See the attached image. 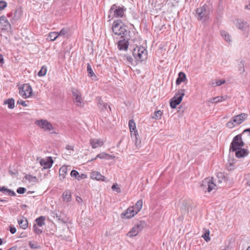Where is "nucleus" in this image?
Instances as JSON below:
<instances>
[{"mask_svg": "<svg viewBox=\"0 0 250 250\" xmlns=\"http://www.w3.org/2000/svg\"><path fill=\"white\" fill-rule=\"evenodd\" d=\"M112 31L117 35L121 36V38H126L127 40H132L130 34L132 33L126 29V27L122 25V21L118 20L114 21L112 25Z\"/></svg>", "mask_w": 250, "mask_h": 250, "instance_id": "nucleus-1", "label": "nucleus"}, {"mask_svg": "<svg viewBox=\"0 0 250 250\" xmlns=\"http://www.w3.org/2000/svg\"><path fill=\"white\" fill-rule=\"evenodd\" d=\"M210 11V7L205 4L196 9L195 17L198 21H205L209 19Z\"/></svg>", "mask_w": 250, "mask_h": 250, "instance_id": "nucleus-2", "label": "nucleus"}, {"mask_svg": "<svg viewBox=\"0 0 250 250\" xmlns=\"http://www.w3.org/2000/svg\"><path fill=\"white\" fill-rule=\"evenodd\" d=\"M133 55L137 61H145L147 58V51L142 46H137L133 50Z\"/></svg>", "mask_w": 250, "mask_h": 250, "instance_id": "nucleus-3", "label": "nucleus"}, {"mask_svg": "<svg viewBox=\"0 0 250 250\" xmlns=\"http://www.w3.org/2000/svg\"><path fill=\"white\" fill-rule=\"evenodd\" d=\"M244 141H243L241 134L236 135L232 139L230 143L229 150L231 151L234 152L237 149L244 146Z\"/></svg>", "mask_w": 250, "mask_h": 250, "instance_id": "nucleus-4", "label": "nucleus"}, {"mask_svg": "<svg viewBox=\"0 0 250 250\" xmlns=\"http://www.w3.org/2000/svg\"><path fill=\"white\" fill-rule=\"evenodd\" d=\"M185 89H181L175 93L174 96L170 101V105L171 108H175L177 105L181 103L183 97L185 95Z\"/></svg>", "mask_w": 250, "mask_h": 250, "instance_id": "nucleus-5", "label": "nucleus"}, {"mask_svg": "<svg viewBox=\"0 0 250 250\" xmlns=\"http://www.w3.org/2000/svg\"><path fill=\"white\" fill-rule=\"evenodd\" d=\"M200 187L205 192H209L215 189L216 186L213 181V178L208 177L202 181Z\"/></svg>", "mask_w": 250, "mask_h": 250, "instance_id": "nucleus-6", "label": "nucleus"}, {"mask_svg": "<svg viewBox=\"0 0 250 250\" xmlns=\"http://www.w3.org/2000/svg\"><path fill=\"white\" fill-rule=\"evenodd\" d=\"M126 10V8L125 6L120 7L114 4L110 7L109 12L111 13L113 11V16L115 18H122Z\"/></svg>", "mask_w": 250, "mask_h": 250, "instance_id": "nucleus-7", "label": "nucleus"}, {"mask_svg": "<svg viewBox=\"0 0 250 250\" xmlns=\"http://www.w3.org/2000/svg\"><path fill=\"white\" fill-rule=\"evenodd\" d=\"M19 93L23 98L29 97L32 92L31 85L29 83L24 84L22 87H19Z\"/></svg>", "mask_w": 250, "mask_h": 250, "instance_id": "nucleus-8", "label": "nucleus"}, {"mask_svg": "<svg viewBox=\"0 0 250 250\" xmlns=\"http://www.w3.org/2000/svg\"><path fill=\"white\" fill-rule=\"evenodd\" d=\"M35 124L45 130L51 131L53 129L52 124L46 120H40L35 122Z\"/></svg>", "mask_w": 250, "mask_h": 250, "instance_id": "nucleus-9", "label": "nucleus"}, {"mask_svg": "<svg viewBox=\"0 0 250 250\" xmlns=\"http://www.w3.org/2000/svg\"><path fill=\"white\" fill-rule=\"evenodd\" d=\"M71 91L74 98V103L78 106H81L83 102L81 92L75 88H72Z\"/></svg>", "mask_w": 250, "mask_h": 250, "instance_id": "nucleus-10", "label": "nucleus"}, {"mask_svg": "<svg viewBox=\"0 0 250 250\" xmlns=\"http://www.w3.org/2000/svg\"><path fill=\"white\" fill-rule=\"evenodd\" d=\"M0 28L3 31H10L12 29L11 26L7 18L4 16L0 17Z\"/></svg>", "mask_w": 250, "mask_h": 250, "instance_id": "nucleus-11", "label": "nucleus"}, {"mask_svg": "<svg viewBox=\"0 0 250 250\" xmlns=\"http://www.w3.org/2000/svg\"><path fill=\"white\" fill-rule=\"evenodd\" d=\"M123 39L120 40L118 42V48L120 50H126L129 45V41L135 42V39L131 38L132 40H127L126 38H122Z\"/></svg>", "mask_w": 250, "mask_h": 250, "instance_id": "nucleus-12", "label": "nucleus"}, {"mask_svg": "<svg viewBox=\"0 0 250 250\" xmlns=\"http://www.w3.org/2000/svg\"><path fill=\"white\" fill-rule=\"evenodd\" d=\"M136 210L133 206L129 207L126 211H124L121 214V217L123 218H131L133 217L136 214Z\"/></svg>", "mask_w": 250, "mask_h": 250, "instance_id": "nucleus-13", "label": "nucleus"}, {"mask_svg": "<svg viewBox=\"0 0 250 250\" xmlns=\"http://www.w3.org/2000/svg\"><path fill=\"white\" fill-rule=\"evenodd\" d=\"M40 163L44 169H47L50 168L52 166L53 161L51 157H48L45 159H42Z\"/></svg>", "mask_w": 250, "mask_h": 250, "instance_id": "nucleus-14", "label": "nucleus"}, {"mask_svg": "<svg viewBox=\"0 0 250 250\" xmlns=\"http://www.w3.org/2000/svg\"><path fill=\"white\" fill-rule=\"evenodd\" d=\"M8 18H11L10 21L12 23L16 22L21 16V11L20 9H16L14 12L8 13Z\"/></svg>", "mask_w": 250, "mask_h": 250, "instance_id": "nucleus-15", "label": "nucleus"}, {"mask_svg": "<svg viewBox=\"0 0 250 250\" xmlns=\"http://www.w3.org/2000/svg\"><path fill=\"white\" fill-rule=\"evenodd\" d=\"M248 118V114L243 113L233 117V122H235L236 125H239L245 121Z\"/></svg>", "mask_w": 250, "mask_h": 250, "instance_id": "nucleus-16", "label": "nucleus"}, {"mask_svg": "<svg viewBox=\"0 0 250 250\" xmlns=\"http://www.w3.org/2000/svg\"><path fill=\"white\" fill-rule=\"evenodd\" d=\"M96 100L97 101V105L101 111H105L107 110V108L109 109L110 110H111V108L109 105H108L106 103H104L103 100L102 99V98L101 97H97L96 98Z\"/></svg>", "mask_w": 250, "mask_h": 250, "instance_id": "nucleus-17", "label": "nucleus"}, {"mask_svg": "<svg viewBox=\"0 0 250 250\" xmlns=\"http://www.w3.org/2000/svg\"><path fill=\"white\" fill-rule=\"evenodd\" d=\"M235 152V156L237 158H241L248 155L249 152L247 149L240 148Z\"/></svg>", "mask_w": 250, "mask_h": 250, "instance_id": "nucleus-18", "label": "nucleus"}, {"mask_svg": "<svg viewBox=\"0 0 250 250\" xmlns=\"http://www.w3.org/2000/svg\"><path fill=\"white\" fill-rule=\"evenodd\" d=\"M90 144L93 148H96L102 146L104 145V142L100 139H91L90 140Z\"/></svg>", "mask_w": 250, "mask_h": 250, "instance_id": "nucleus-19", "label": "nucleus"}, {"mask_svg": "<svg viewBox=\"0 0 250 250\" xmlns=\"http://www.w3.org/2000/svg\"><path fill=\"white\" fill-rule=\"evenodd\" d=\"M131 137L134 142L136 146L137 147H140L141 141L140 139L138 131H134V133H132L131 134Z\"/></svg>", "mask_w": 250, "mask_h": 250, "instance_id": "nucleus-20", "label": "nucleus"}, {"mask_svg": "<svg viewBox=\"0 0 250 250\" xmlns=\"http://www.w3.org/2000/svg\"><path fill=\"white\" fill-rule=\"evenodd\" d=\"M91 178L92 179L96 180L97 181H105V177L97 171L92 172L91 174Z\"/></svg>", "mask_w": 250, "mask_h": 250, "instance_id": "nucleus-21", "label": "nucleus"}, {"mask_svg": "<svg viewBox=\"0 0 250 250\" xmlns=\"http://www.w3.org/2000/svg\"><path fill=\"white\" fill-rule=\"evenodd\" d=\"M228 98L227 95H224L222 96H217L213 98L210 99L208 101V102L211 103H218L222 102L225 100H226Z\"/></svg>", "mask_w": 250, "mask_h": 250, "instance_id": "nucleus-22", "label": "nucleus"}, {"mask_svg": "<svg viewBox=\"0 0 250 250\" xmlns=\"http://www.w3.org/2000/svg\"><path fill=\"white\" fill-rule=\"evenodd\" d=\"M187 80V77L185 73L180 72L178 74V78L176 81V84L179 85L181 83Z\"/></svg>", "mask_w": 250, "mask_h": 250, "instance_id": "nucleus-23", "label": "nucleus"}, {"mask_svg": "<svg viewBox=\"0 0 250 250\" xmlns=\"http://www.w3.org/2000/svg\"><path fill=\"white\" fill-rule=\"evenodd\" d=\"M68 167L65 166H62L59 170V177L61 180H63L65 175L67 173Z\"/></svg>", "mask_w": 250, "mask_h": 250, "instance_id": "nucleus-24", "label": "nucleus"}, {"mask_svg": "<svg viewBox=\"0 0 250 250\" xmlns=\"http://www.w3.org/2000/svg\"><path fill=\"white\" fill-rule=\"evenodd\" d=\"M20 227L22 229H26L28 227L27 220L24 217H21V219L18 220Z\"/></svg>", "mask_w": 250, "mask_h": 250, "instance_id": "nucleus-25", "label": "nucleus"}, {"mask_svg": "<svg viewBox=\"0 0 250 250\" xmlns=\"http://www.w3.org/2000/svg\"><path fill=\"white\" fill-rule=\"evenodd\" d=\"M87 72L88 73V76L92 80H97V76L93 71L90 64L89 63L87 64Z\"/></svg>", "mask_w": 250, "mask_h": 250, "instance_id": "nucleus-26", "label": "nucleus"}, {"mask_svg": "<svg viewBox=\"0 0 250 250\" xmlns=\"http://www.w3.org/2000/svg\"><path fill=\"white\" fill-rule=\"evenodd\" d=\"M241 134L244 141L248 142L250 140V128L245 129Z\"/></svg>", "mask_w": 250, "mask_h": 250, "instance_id": "nucleus-27", "label": "nucleus"}, {"mask_svg": "<svg viewBox=\"0 0 250 250\" xmlns=\"http://www.w3.org/2000/svg\"><path fill=\"white\" fill-rule=\"evenodd\" d=\"M236 26L240 29L245 30L248 27V24L244 21H240L237 22Z\"/></svg>", "mask_w": 250, "mask_h": 250, "instance_id": "nucleus-28", "label": "nucleus"}, {"mask_svg": "<svg viewBox=\"0 0 250 250\" xmlns=\"http://www.w3.org/2000/svg\"><path fill=\"white\" fill-rule=\"evenodd\" d=\"M62 196L63 201H66V202H69L71 200V192L69 190H65L63 192Z\"/></svg>", "mask_w": 250, "mask_h": 250, "instance_id": "nucleus-29", "label": "nucleus"}, {"mask_svg": "<svg viewBox=\"0 0 250 250\" xmlns=\"http://www.w3.org/2000/svg\"><path fill=\"white\" fill-rule=\"evenodd\" d=\"M146 226V223L145 221L141 220L138 222L134 227L140 232Z\"/></svg>", "mask_w": 250, "mask_h": 250, "instance_id": "nucleus-30", "label": "nucleus"}, {"mask_svg": "<svg viewBox=\"0 0 250 250\" xmlns=\"http://www.w3.org/2000/svg\"><path fill=\"white\" fill-rule=\"evenodd\" d=\"M128 126L130 131V133H134V131H138L136 127V124L133 119L129 121Z\"/></svg>", "mask_w": 250, "mask_h": 250, "instance_id": "nucleus-31", "label": "nucleus"}, {"mask_svg": "<svg viewBox=\"0 0 250 250\" xmlns=\"http://www.w3.org/2000/svg\"><path fill=\"white\" fill-rule=\"evenodd\" d=\"M45 217L43 216H41L35 220V222L39 226L42 227L45 225Z\"/></svg>", "mask_w": 250, "mask_h": 250, "instance_id": "nucleus-32", "label": "nucleus"}, {"mask_svg": "<svg viewBox=\"0 0 250 250\" xmlns=\"http://www.w3.org/2000/svg\"><path fill=\"white\" fill-rule=\"evenodd\" d=\"M4 104H8L10 109H13L15 107V101L13 98H9L4 101Z\"/></svg>", "mask_w": 250, "mask_h": 250, "instance_id": "nucleus-33", "label": "nucleus"}, {"mask_svg": "<svg viewBox=\"0 0 250 250\" xmlns=\"http://www.w3.org/2000/svg\"><path fill=\"white\" fill-rule=\"evenodd\" d=\"M139 232V231L135 228V227H133L127 233V235L129 237H133L136 236Z\"/></svg>", "mask_w": 250, "mask_h": 250, "instance_id": "nucleus-34", "label": "nucleus"}, {"mask_svg": "<svg viewBox=\"0 0 250 250\" xmlns=\"http://www.w3.org/2000/svg\"><path fill=\"white\" fill-rule=\"evenodd\" d=\"M221 36L224 38V40L228 42H231L230 36L226 31H221Z\"/></svg>", "mask_w": 250, "mask_h": 250, "instance_id": "nucleus-35", "label": "nucleus"}, {"mask_svg": "<svg viewBox=\"0 0 250 250\" xmlns=\"http://www.w3.org/2000/svg\"><path fill=\"white\" fill-rule=\"evenodd\" d=\"M123 60L125 61L126 63L133 64V59L131 56L125 55L123 56Z\"/></svg>", "mask_w": 250, "mask_h": 250, "instance_id": "nucleus-36", "label": "nucleus"}, {"mask_svg": "<svg viewBox=\"0 0 250 250\" xmlns=\"http://www.w3.org/2000/svg\"><path fill=\"white\" fill-rule=\"evenodd\" d=\"M143 206V200H139L136 203L134 207V208L136 210V213H138L142 208Z\"/></svg>", "mask_w": 250, "mask_h": 250, "instance_id": "nucleus-37", "label": "nucleus"}, {"mask_svg": "<svg viewBox=\"0 0 250 250\" xmlns=\"http://www.w3.org/2000/svg\"><path fill=\"white\" fill-rule=\"evenodd\" d=\"M58 37L59 35L57 32H50L48 35V38L50 41H55Z\"/></svg>", "mask_w": 250, "mask_h": 250, "instance_id": "nucleus-38", "label": "nucleus"}, {"mask_svg": "<svg viewBox=\"0 0 250 250\" xmlns=\"http://www.w3.org/2000/svg\"><path fill=\"white\" fill-rule=\"evenodd\" d=\"M209 233H210V231L208 229H205V232L202 235V237L205 239V240L206 242H208L210 240V238L209 237Z\"/></svg>", "mask_w": 250, "mask_h": 250, "instance_id": "nucleus-39", "label": "nucleus"}, {"mask_svg": "<svg viewBox=\"0 0 250 250\" xmlns=\"http://www.w3.org/2000/svg\"><path fill=\"white\" fill-rule=\"evenodd\" d=\"M47 72V67L46 66L43 65L42 66L41 70L39 71L38 75L40 77L44 76L45 75Z\"/></svg>", "mask_w": 250, "mask_h": 250, "instance_id": "nucleus-40", "label": "nucleus"}, {"mask_svg": "<svg viewBox=\"0 0 250 250\" xmlns=\"http://www.w3.org/2000/svg\"><path fill=\"white\" fill-rule=\"evenodd\" d=\"M163 112L161 110H158L154 112V116L152 118L155 120H159L161 119Z\"/></svg>", "mask_w": 250, "mask_h": 250, "instance_id": "nucleus-41", "label": "nucleus"}, {"mask_svg": "<svg viewBox=\"0 0 250 250\" xmlns=\"http://www.w3.org/2000/svg\"><path fill=\"white\" fill-rule=\"evenodd\" d=\"M235 123V122H233V119L232 118L227 123L226 125L229 128H232L236 125V124H234Z\"/></svg>", "mask_w": 250, "mask_h": 250, "instance_id": "nucleus-42", "label": "nucleus"}, {"mask_svg": "<svg viewBox=\"0 0 250 250\" xmlns=\"http://www.w3.org/2000/svg\"><path fill=\"white\" fill-rule=\"evenodd\" d=\"M111 188L113 190H115L117 193H120L121 192V188L117 183L114 184Z\"/></svg>", "mask_w": 250, "mask_h": 250, "instance_id": "nucleus-43", "label": "nucleus"}, {"mask_svg": "<svg viewBox=\"0 0 250 250\" xmlns=\"http://www.w3.org/2000/svg\"><path fill=\"white\" fill-rule=\"evenodd\" d=\"M7 2L5 0H0V11H2L7 6Z\"/></svg>", "mask_w": 250, "mask_h": 250, "instance_id": "nucleus-44", "label": "nucleus"}, {"mask_svg": "<svg viewBox=\"0 0 250 250\" xmlns=\"http://www.w3.org/2000/svg\"><path fill=\"white\" fill-rule=\"evenodd\" d=\"M239 71L241 74L244 73L245 71L244 68V63L243 61L240 62L239 64Z\"/></svg>", "mask_w": 250, "mask_h": 250, "instance_id": "nucleus-45", "label": "nucleus"}, {"mask_svg": "<svg viewBox=\"0 0 250 250\" xmlns=\"http://www.w3.org/2000/svg\"><path fill=\"white\" fill-rule=\"evenodd\" d=\"M29 246L31 249H37L40 248V246L38 244H34L32 241L29 242Z\"/></svg>", "mask_w": 250, "mask_h": 250, "instance_id": "nucleus-46", "label": "nucleus"}, {"mask_svg": "<svg viewBox=\"0 0 250 250\" xmlns=\"http://www.w3.org/2000/svg\"><path fill=\"white\" fill-rule=\"evenodd\" d=\"M70 175L71 177H74L77 179L79 175V173L77 170H72L70 173Z\"/></svg>", "mask_w": 250, "mask_h": 250, "instance_id": "nucleus-47", "label": "nucleus"}, {"mask_svg": "<svg viewBox=\"0 0 250 250\" xmlns=\"http://www.w3.org/2000/svg\"><path fill=\"white\" fill-rule=\"evenodd\" d=\"M7 193H8V195L11 196H15L16 195L15 192L13 190H12L10 189L6 188L5 194H7Z\"/></svg>", "mask_w": 250, "mask_h": 250, "instance_id": "nucleus-48", "label": "nucleus"}, {"mask_svg": "<svg viewBox=\"0 0 250 250\" xmlns=\"http://www.w3.org/2000/svg\"><path fill=\"white\" fill-rule=\"evenodd\" d=\"M33 229L36 233H37L38 234H40L42 232V229H39L36 224L33 226Z\"/></svg>", "mask_w": 250, "mask_h": 250, "instance_id": "nucleus-49", "label": "nucleus"}, {"mask_svg": "<svg viewBox=\"0 0 250 250\" xmlns=\"http://www.w3.org/2000/svg\"><path fill=\"white\" fill-rule=\"evenodd\" d=\"M106 156H107V153H106L105 152H102V153H101L98 154L96 156V158H100L101 159H106Z\"/></svg>", "mask_w": 250, "mask_h": 250, "instance_id": "nucleus-50", "label": "nucleus"}, {"mask_svg": "<svg viewBox=\"0 0 250 250\" xmlns=\"http://www.w3.org/2000/svg\"><path fill=\"white\" fill-rule=\"evenodd\" d=\"M26 190V189L25 188L20 187L17 189V192L19 194H23L25 192Z\"/></svg>", "mask_w": 250, "mask_h": 250, "instance_id": "nucleus-51", "label": "nucleus"}, {"mask_svg": "<svg viewBox=\"0 0 250 250\" xmlns=\"http://www.w3.org/2000/svg\"><path fill=\"white\" fill-rule=\"evenodd\" d=\"M67 33V31L64 28L61 29V30L59 32H58L59 36H64Z\"/></svg>", "mask_w": 250, "mask_h": 250, "instance_id": "nucleus-52", "label": "nucleus"}, {"mask_svg": "<svg viewBox=\"0 0 250 250\" xmlns=\"http://www.w3.org/2000/svg\"><path fill=\"white\" fill-rule=\"evenodd\" d=\"M56 218H57L58 220H59L61 222L65 223L66 222L64 219L62 218L61 217V215H58V214H56Z\"/></svg>", "mask_w": 250, "mask_h": 250, "instance_id": "nucleus-53", "label": "nucleus"}, {"mask_svg": "<svg viewBox=\"0 0 250 250\" xmlns=\"http://www.w3.org/2000/svg\"><path fill=\"white\" fill-rule=\"evenodd\" d=\"M17 104H21L24 107H26L27 106V104H26L25 102L22 100H21V99H19L18 101Z\"/></svg>", "mask_w": 250, "mask_h": 250, "instance_id": "nucleus-54", "label": "nucleus"}, {"mask_svg": "<svg viewBox=\"0 0 250 250\" xmlns=\"http://www.w3.org/2000/svg\"><path fill=\"white\" fill-rule=\"evenodd\" d=\"M4 63L3 56L1 54H0V66H2Z\"/></svg>", "mask_w": 250, "mask_h": 250, "instance_id": "nucleus-55", "label": "nucleus"}, {"mask_svg": "<svg viewBox=\"0 0 250 250\" xmlns=\"http://www.w3.org/2000/svg\"><path fill=\"white\" fill-rule=\"evenodd\" d=\"M86 177H87V176L86 174L82 173L81 175L79 174L77 180H80L81 179H83L86 178Z\"/></svg>", "mask_w": 250, "mask_h": 250, "instance_id": "nucleus-56", "label": "nucleus"}, {"mask_svg": "<svg viewBox=\"0 0 250 250\" xmlns=\"http://www.w3.org/2000/svg\"><path fill=\"white\" fill-rule=\"evenodd\" d=\"M225 83V80H218V81H216L215 82L216 85H217V86L221 85V84H223Z\"/></svg>", "mask_w": 250, "mask_h": 250, "instance_id": "nucleus-57", "label": "nucleus"}, {"mask_svg": "<svg viewBox=\"0 0 250 250\" xmlns=\"http://www.w3.org/2000/svg\"><path fill=\"white\" fill-rule=\"evenodd\" d=\"M16 230L15 227L12 226L10 227V231L12 234H14L16 232Z\"/></svg>", "mask_w": 250, "mask_h": 250, "instance_id": "nucleus-58", "label": "nucleus"}, {"mask_svg": "<svg viewBox=\"0 0 250 250\" xmlns=\"http://www.w3.org/2000/svg\"><path fill=\"white\" fill-rule=\"evenodd\" d=\"M114 158H115L114 156L111 155H110V154L107 153L106 159L112 160V159H114Z\"/></svg>", "mask_w": 250, "mask_h": 250, "instance_id": "nucleus-59", "label": "nucleus"}, {"mask_svg": "<svg viewBox=\"0 0 250 250\" xmlns=\"http://www.w3.org/2000/svg\"><path fill=\"white\" fill-rule=\"evenodd\" d=\"M65 149H67V150H74V146H70V145H67L65 146Z\"/></svg>", "mask_w": 250, "mask_h": 250, "instance_id": "nucleus-60", "label": "nucleus"}, {"mask_svg": "<svg viewBox=\"0 0 250 250\" xmlns=\"http://www.w3.org/2000/svg\"><path fill=\"white\" fill-rule=\"evenodd\" d=\"M76 199L77 202L79 204L82 203L83 202V200L80 197L77 196Z\"/></svg>", "mask_w": 250, "mask_h": 250, "instance_id": "nucleus-61", "label": "nucleus"}, {"mask_svg": "<svg viewBox=\"0 0 250 250\" xmlns=\"http://www.w3.org/2000/svg\"><path fill=\"white\" fill-rule=\"evenodd\" d=\"M6 188L5 187H0V191L2 192L3 193H5Z\"/></svg>", "mask_w": 250, "mask_h": 250, "instance_id": "nucleus-62", "label": "nucleus"}, {"mask_svg": "<svg viewBox=\"0 0 250 250\" xmlns=\"http://www.w3.org/2000/svg\"><path fill=\"white\" fill-rule=\"evenodd\" d=\"M217 176L220 178H221L222 179H223L224 177V175L222 173H218L217 175Z\"/></svg>", "mask_w": 250, "mask_h": 250, "instance_id": "nucleus-63", "label": "nucleus"}, {"mask_svg": "<svg viewBox=\"0 0 250 250\" xmlns=\"http://www.w3.org/2000/svg\"><path fill=\"white\" fill-rule=\"evenodd\" d=\"M245 8L246 9H250V3L248 4V5H246L245 7Z\"/></svg>", "mask_w": 250, "mask_h": 250, "instance_id": "nucleus-64", "label": "nucleus"}]
</instances>
